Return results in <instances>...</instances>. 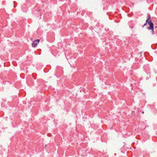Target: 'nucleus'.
<instances>
[{
	"label": "nucleus",
	"mask_w": 157,
	"mask_h": 157,
	"mask_svg": "<svg viewBox=\"0 0 157 157\" xmlns=\"http://www.w3.org/2000/svg\"><path fill=\"white\" fill-rule=\"evenodd\" d=\"M144 113V111H143V112H142V113Z\"/></svg>",
	"instance_id": "6"
},
{
	"label": "nucleus",
	"mask_w": 157,
	"mask_h": 157,
	"mask_svg": "<svg viewBox=\"0 0 157 157\" xmlns=\"http://www.w3.org/2000/svg\"><path fill=\"white\" fill-rule=\"evenodd\" d=\"M157 28V26H156L155 28V29H156Z\"/></svg>",
	"instance_id": "5"
},
{
	"label": "nucleus",
	"mask_w": 157,
	"mask_h": 157,
	"mask_svg": "<svg viewBox=\"0 0 157 157\" xmlns=\"http://www.w3.org/2000/svg\"><path fill=\"white\" fill-rule=\"evenodd\" d=\"M150 18L151 17L150 16H149L148 18L146 20L145 22L147 24H148L149 25V26L148 27H149V28H151L152 27L151 26H152V25H153V23L151 21Z\"/></svg>",
	"instance_id": "1"
},
{
	"label": "nucleus",
	"mask_w": 157,
	"mask_h": 157,
	"mask_svg": "<svg viewBox=\"0 0 157 157\" xmlns=\"http://www.w3.org/2000/svg\"><path fill=\"white\" fill-rule=\"evenodd\" d=\"M151 28H149V27H147V29L149 30H151V32H152V35H154L155 34L154 33V24L153 25H152V26H151Z\"/></svg>",
	"instance_id": "3"
},
{
	"label": "nucleus",
	"mask_w": 157,
	"mask_h": 157,
	"mask_svg": "<svg viewBox=\"0 0 157 157\" xmlns=\"http://www.w3.org/2000/svg\"><path fill=\"white\" fill-rule=\"evenodd\" d=\"M147 23H145L144 24V25L142 27H143H143H144V26H145V25H147Z\"/></svg>",
	"instance_id": "4"
},
{
	"label": "nucleus",
	"mask_w": 157,
	"mask_h": 157,
	"mask_svg": "<svg viewBox=\"0 0 157 157\" xmlns=\"http://www.w3.org/2000/svg\"><path fill=\"white\" fill-rule=\"evenodd\" d=\"M40 40L39 39H37L33 41L32 43V46L34 48L39 43Z\"/></svg>",
	"instance_id": "2"
}]
</instances>
